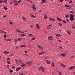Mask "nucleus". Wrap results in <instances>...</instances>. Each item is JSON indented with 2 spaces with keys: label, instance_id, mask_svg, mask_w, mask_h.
I'll return each instance as SVG.
<instances>
[{
  "label": "nucleus",
  "instance_id": "obj_15",
  "mask_svg": "<svg viewBox=\"0 0 75 75\" xmlns=\"http://www.w3.org/2000/svg\"><path fill=\"white\" fill-rule=\"evenodd\" d=\"M25 47V45H22L20 46V47L21 48L22 47Z\"/></svg>",
  "mask_w": 75,
  "mask_h": 75
},
{
  "label": "nucleus",
  "instance_id": "obj_14",
  "mask_svg": "<svg viewBox=\"0 0 75 75\" xmlns=\"http://www.w3.org/2000/svg\"><path fill=\"white\" fill-rule=\"evenodd\" d=\"M61 56H62L63 57H66V55L65 54H62L60 55Z\"/></svg>",
  "mask_w": 75,
  "mask_h": 75
},
{
  "label": "nucleus",
  "instance_id": "obj_8",
  "mask_svg": "<svg viewBox=\"0 0 75 75\" xmlns=\"http://www.w3.org/2000/svg\"><path fill=\"white\" fill-rule=\"evenodd\" d=\"M57 20H58V21H61V19L59 18H57Z\"/></svg>",
  "mask_w": 75,
  "mask_h": 75
},
{
  "label": "nucleus",
  "instance_id": "obj_51",
  "mask_svg": "<svg viewBox=\"0 0 75 75\" xmlns=\"http://www.w3.org/2000/svg\"><path fill=\"white\" fill-rule=\"evenodd\" d=\"M70 13H74V11H70Z\"/></svg>",
  "mask_w": 75,
  "mask_h": 75
},
{
  "label": "nucleus",
  "instance_id": "obj_28",
  "mask_svg": "<svg viewBox=\"0 0 75 75\" xmlns=\"http://www.w3.org/2000/svg\"><path fill=\"white\" fill-rule=\"evenodd\" d=\"M18 62H19L20 63V62H21V63H23V62H22V61H20V60H18Z\"/></svg>",
  "mask_w": 75,
  "mask_h": 75
},
{
  "label": "nucleus",
  "instance_id": "obj_10",
  "mask_svg": "<svg viewBox=\"0 0 75 75\" xmlns=\"http://www.w3.org/2000/svg\"><path fill=\"white\" fill-rule=\"evenodd\" d=\"M17 31H18V32H19V33H22V34H23V33H24V32H21V31H20L19 30H17Z\"/></svg>",
  "mask_w": 75,
  "mask_h": 75
},
{
  "label": "nucleus",
  "instance_id": "obj_57",
  "mask_svg": "<svg viewBox=\"0 0 75 75\" xmlns=\"http://www.w3.org/2000/svg\"><path fill=\"white\" fill-rule=\"evenodd\" d=\"M10 24H13V22H10Z\"/></svg>",
  "mask_w": 75,
  "mask_h": 75
},
{
  "label": "nucleus",
  "instance_id": "obj_38",
  "mask_svg": "<svg viewBox=\"0 0 75 75\" xmlns=\"http://www.w3.org/2000/svg\"><path fill=\"white\" fill-rule=\"evenodd\" d=\"M23 20H25V18L24 17H23Z\"/></svg>",
  "mask_w": 75,
  "mask_h": 75
},
{
  "label": "nucleus",
  "instance_id": "obj_21",
  "mask_svg": "<svg viewBox=\"0 0 75 75\" xmlns=\"http://www.w3.org/2000/svg\"><path fill=\"white\" fill-rule=\"evenodd\" d=\"M42 1L43 3H45V1H46V0H42Z\"/></svg>",
  "mask_w": 75,
  "mask_h": 75
},
{
  "label": "nucleus",
  "instance_id": "obj_63",
  "mask_svg": "<svg viewBox=\"0 0 75 75\" xmlns=\"http://www.w3.org/2000/svg\"><path fill=\"white\" fill-rule=\"evenodd\" d=\"M67 21H69V20H68V19H67Z\"/></svg>",
  "mask_w": 75,
  "mask_h": 75
},
{
  "label": "nucleus",
  "instance_id": "obj_49",
  "mask_svg": "<svg viewBox=\"0 0 75 75\" xmlns=\"http://www.w3.org/2000/svg\"><path fill=\"white\" fill-rule=\"evenodd\" d=\"M14 55V53H12V54H11V56H13Z\"/></svg>",
  "mask_w": 75,
  "mask_h": 75
},
{
  "label": "nucleus",
  "instance_id": "obj_9",
  "mask_svg": "<svg viewBox=\"0 0 75 75\" xmlns=\"http://www.w3.org/2000/svg\"><path fill=\"white\" fill-rule=\"evenodd\" d=\"M45 61L47 64H50L51 63V62H50L48 61V60H46Z\"/></svg>",
  "mask_w": 75,
  "mask_h": 75
},
{
  "label": "nucleus",
  "instance_id": "obj_3",
  "mask_svg": "<svg viewBox=\"0 0 75 75\" xmlns=\"http://www.w3.org/2000/svg\"><path fill=\"white\" fill-rule=\"evenodd\" d=\"M49 20L50 21H55V20L51 18H49Z\"/></svg>",
  "mask_w": 75,
  "mask_h": 75
},
{
  "label": "nucleus",
  "instance_id": "obj_43",
  "mask_svg": "<svg viewBox=\"0 0 75 75\" xmlns=\"http://www.w3.org/2000/svg\"><path fill=\"white\" fill-rule=\"evenodd\" d=\"M4 38H6V35H4Z\"/></svg>",
  "mask_w": 75,
  "mask_h": 75
},
{
  "label": "nucleus",
  "instance_id": "obj_46",
  "mask_svg": "<svg viewBox=\"0 0 75 75\" xmlns=\"http://www.w3.org/2000/svg\"><path fill=\"white\" fill-rule=\"evenodd\" d=\"M25 53H27L28 52L27 51H25Z\"/></svg>",
  "mask_w": 75,
  "mask_h": 75
},
{
  "label": "nucleus",
  "instance_id": "obj_55",
  "mask_svg": "<svg viewBox=\"0 0 75 75\" xmlns=\"http://www.w3.org/2000/svg\"><path fill=\"white\" fill-rule=\"evenodd\" d=\"M15 42H16H16H17V40H15Z\"/></svg>",
  "mask_w": 75,
  "mask_h": 75
},
{
  "label": "nucleus",
  "instance_id": "obj_30",
  "mask_svg": "<svg viewBox=\"0 0 75 75\" xmlns=\"http://www.w3.org/2000/svg\"><path fill=\"white\" fill-rule=\"evenodd\" d=\"M35 40V38H33L32 39V40H33V41H34V40Z\"/></svg>",
  "mask_w": 75,
  "mask_h": 75
},
{
  "label": "nucleus",
  "instance_id": "obj_32",
  "mask_svg": "<svg viewBox=\"0 0 75 75\" xmlns=\"http://www.w3.org/2000/svg\"><path fill=\"white\" fill-rule=\"evenodd\" d=\"M36 25L38 28H40V27L39 26V25H38V24H36Z\"/></svg>",
  "mask_w": 75,
  "mask_h": 75
},
{
  "label": "nucleus",
  "instance_id": "obj_45",
  "mask_svg": "<svg viewBox=\"0 0 75 75\" xmlns=\"http://www.w3.org/2000/svg\"><path fill=\"white\" fill-rule=\"evenodd\" d=\"M60 2H61V3H62L63 2V0H61L60 1Z\"/></svg>",
  "mask_w": 75,
  "mask_h": 75
},
{
  "label": "nucleus",
  "instance_id": "obj_56",
  "mask_svg": "<svg viewBox=\"0 0 75 75\" xmlns=\"http://www.w3.org/2000/svg\"><path fill=\"white\" fill-rule=\"evenodd\" d=\"M73 28H74V29H75V26H73Z\"/></svg>",
  "mask_w": 75,
  "mask_h": 75
},
{
  "label": "nucleus",
  "instance_id": "obj_44",
  "mask_svg": "<svg viewBox=\"0 0 75 75\" xmlns=\"http://www.w3.org/2000/svg\"><path fill=\"white\" fill-rule=\"evenodd\" d=\"M44 18L45 19H47V16H45Z\"/></svg>",
  "mask_w": 75,
  "mask_h": 75
},
{
  "label": "nucleus",
  "instance_id": "obj_59",
  "mask_svg": "<svg viewBox=\"0 0 75 75\" xmlns=\"http://www.w3.org/2000/svg\"><path fill=\"white\" fill-rule=\"evenodd\" d=\"M62 47H60V49H62Z\"/></svg>",
  "mask_w": 75,
  "mask_h": 75
},
{
  "label": "nucleus",
  "instance_id": "obj_53",
  "mask_svg": "<svg viewBox=\"0 0 75 75\" xmlns=\"http://www.w3.org/2000/svg\"><path fill=\"white\" fill-rule=\"evenodd\" d=\"M69 3H72V1L71 0L70 1Z\"/></svg>",
  "mask_w": 75,
  "mask_h": 75
},
{
  "label": "nucleus",
  "instance_id": "obj_41",
  "mask_svg": "<svg viewBox=\"0 0 75 75\" xmlns=\"http://www.w3.org/2000/svg\"><path fill=\"white\" fill-rule=\"evenodd\" d=\"M17 1H15L13 2V3H17Z\"/></svg>",
  "mask_w": 75,
  "mask_h": 75
},
{
  "label": "nucleus",
  "instance_id": "obj_39",
  "mask_svg": "<svg viewBox=\"0 0 75 75\" xmlns=\"http://www.w3.org/2000/svg\"><path fill=\"white\" fill-rule=\"evenodd\" d=\"M13 72V71L12 70H11L10 71V73H12V72Z\"/></svg>",
  "mask_w": 75,
  "mask_h": 75
},
{
  "label": "nucleus",
  "instance_id": "obj_12",
  "mask_svg": "<svg viewBox=\"0 0 75 75\" xmlns=\"http://www.w3.org/2000/svg\"><path fill=\"white\" fill-rule=\"evenodd\" d=\"M61 66H62V67H63L64 68H65V65L64 64H61Z\"/></svg>",
  "mask_w": 75,
  "mask_h": 75
},
{
  "label": "nucleus",
  "instance_id": "obj_37",
  "mask_svg": "<svg viewBox=\"0 0 75 75\" xmlns=\"http://www.w3.org/2000/svg\"><path fill=\"white\" fill-rule=\"evenodd\" d=\"M32 35H33L32 34H29L28 36H29V37H31Z\"/></svg>",
  "mask_w": 75,
  "mask_h": 75
},
{
  "label": "nucleus",
  "instance_id": "obj_36",
  "mask_svg": "<svg viewBox=\"0 0 75 75\" xmlns=\"http://www.w3.org/2000/svg\"><path fill=\"white\" fill-rule=\"evenodd\" d=\"M21 35H22V36H23V37H24L25 36V35H24V34H22Z\"/></svg>",
  "mask_w": 75,
  "mask_h": 75
},
{
  "label": "nucleus",
  "instance_id": "obj_17",
  "mask_svg": "<svg viewBox=\"0 0 75 75\" xmlns=\"http://www.w3.org/2000/svg\"><path fill=\"white\" fill-rule=\"evenodd\" d=\"M74 66H73L71 67L70 68H69V69H72L73 68H74Z\"/></svg>",
  "mask_w": 75,
  "mask_h": 75
},
{
  "label": "nucleus",
  "instance_id": "obj_25",
  "mask_svg": "<svg viewBox=\"0 0 75 75\" xmlns=\"http://www.w3.org/2000/svg\"><path fill=\"white\" fill-rule=\"evenodd\" d=\"M31 17H33V18H35V16H34L33 15H32Z\"/></svg>",
  "mask_w": 75,
  "mask_h": 75
},
{
  "label": "nucleus",
  "instance_id": "obj_33",
  "mask_svg": "<svg viewBox=\"0 0 75 75\" xmlns=\"http://www.w3.org/2000/svg\"><path fill=\"white\" fill-rule=\"evenodd\" d=\"M18 2H16V3H15L14 4V5H17L18 4Z\"/></svg>",
  "mask_w": 75,
  "mask_h": 75
},
{
  "label": "nucleus",
  "instance_id": "obj_48",
  "mask_svg": "<svg viewBox=\"0 0 75 75\" xmlns=\"http://www.w3.org/2000/svg\"><path fill=\"white\" fill-rule=\"evenodd\" d=\"M20 2H21V0L19 1H18V3H20Z\"/></svg>",
  "mask_w": 75,
  "mask_h": 75
},
{
  "label": "nucleus",
  "instance_id": "obj_62",
  "mask_svg": "<svg viewBox=\"0 0 75 75\" xmlns=\"http://www.w3.org/2000/svg\"><path fill=\"white\" fill-rule=\"evenodd\" d=\"M23 75V73H22V74H21V75Z\"/></svg>",
  "mask_w": 75,
  "mask_h": 75
},
{
  "label": "nucleus",
  "instance_id": "obj_11",
  "mask_svg": "<svg viewBox=\"0 0 75 75\" xmlns=\"http://www.w3.org/2000/svg\"><path fill=\"white\" fill-rule=\"evenodd\" d=\"M4 54H9V52L4 51Z\"/></svg>",
  "mask_w": 75,
  "mask_h": 75
},
{
  "label": "nucleus",
  "instance_id": "obj_52",
  "mask_svg": "<svg viewBox=\"0 0 75 75\" xmlns=\"http://www.w3.org/2000/svg\"><path fill=\"white\" fill-rule=\"evenodd\" d=\"M15 61L16 62H18L17 60H15Z\"/></svg>",
  "mask_w": 75,
  "mask_h": 75
},
{
  "label": "nucleus",
  "instance_id": "obj_31",
  "mask_svg": "<svg viewBox=\"0 0 75 75\" xmlns=\"http://www.w3.org/2000/svg\"><path fill=\"white\" fill-rule=\"evenodd\" d=\"M7 62L8 64H10V61H7Z\"/></svg>",
  "mask_w": 75,
  "mask_h": 75
},
{
  "label": "nucleus",
  "instance_id": "obj_58",
  "mask_svg": "<svg viewBox=\"0 0 75 75\" xmlns=\"http://www.w3.org/2000/svg\"><path fill=\"white\" fill-rule=\"evenodd\" d=\"M58 41L60 42H61V41L60 40H59Z\"/></svg>",
  "mask_w": 75,
  "mask_h": 75
},
{
  "label": "nucleus",
  "instance_id": "obj_18",
  "mask_svg": "<svg viewBox=\"0 0 75 75\" xmlns=\"http://www.w3.org/2000/svg\"><path fill=\"white\" fill-rule=\"evenodd\" d=\"M33 9H36V8L35 7V6L34 5H33Z\"/></svg>",
  "mask_w": 75,
  "mask_h": 75
},
{
  "label": "nucleus",
  "instance_id": "obj_16",
  "mask_svg": "<svg viewBox=\"0 0 75 75\" xmlns=\"http://www.w3.org/2000/svg\"><path fill=\"white\" fill-rule=\"evenodd\" d=\"M51 37H52V36H49V37L48 38V40H51Z\"/></svg>",
  "mask_w": 75,
  "mask_h": 75
},
{
  "label": "nucleus",
  "instance_id": "obj_20",
  "mask_svg": "<svg viewBox=\"0 0 75 75\" xmlns=\"http://www.w3.org/2000/svg\"><path fill=\"white\" fill-rule=\"evenodd\" d=\"M11 39H8L7 40V41H10V42H11Z\"/></svg>",
  "mask_w": 75,
  "mask_h": 75
},
{
  "label": "nucleus",
  "instance_id": "obj_22",
  "mask_svg": "<svg viewBox=\"0 0 75 75\" xmlns=\"http://www.w3.org/2000/svg\"><path fill=\"white\" fill-rule=\"evenodd\" d=\"M56 36H59V37L61 36V35H59V34H56Z\"/></svg>",
  "mask_w": 75,
  "mask_h": 75
},
{
  "label": "nucleus",
  "instance_id": "obj_50",
  "mask_svg": "<svg viewBox=\"0 0 75 75\" xmlns=\"http://www.w3.org/2000/svg\"><path fill=\"white\" fill-rule=\"evenodd\" d=\"M74 58V57L73 56H71V58Z\"/></svg>",
  "mask_w": 75,
  "mask_h": 75
},
{
  "label": "nucleus",
  "instance_id": "obj_40",
  "mask_svg": "<svg viewBox=\"0 0 75 75\" xmlns=\"http://www.w3.org/2000/svg\"><path fill=\"white\" fill-rule=\"evenodd\" d=\"M7 60H8V61H10V58H8L7 59Z\"/></svg>",
  "mask_w": 75,
  "mask_h": 75
},
{
  "label": "nucleus",
  "instance_id": "obj_1",
  "mask_svg": "<svg viewBox=\"0 0 75 75\" xmlns=\"http://www.w3.org/2000/svg\"><path fill=\"white\" fill-rule=\"evenodd\" d=\"M74 15L72 14H71L69 16L70 19L71 21L75 20V18H74Z\"/></svg>",
  "mask_w": 75,
  "mask_h": 75
},
{
  "label": "nucleus",
  "instance_id": "obj_35",
  "mask_svg": "<svg viewBox=\"0 0 75 75\" xmlns=\"http://www.w3.org/2000/svg\"><path fill=\"white\" fill-rule=\"evenodd\" d=\"M63 23H67L66 21H65L64 20H63Z\"/></svg>",
  "mask_w": 75,
  "mask_h": 75
},
{
  "label": "nucleus",
  "instance_id": "obj_5",
  "mask_svg": "<svg viewBox=\"0 0 75 75\" xmlns=\"http://www.w3.org/2000/svg\"><path fill=\"white\" fill-rule=\"evenodd\" d=\"M21 65L22 67H26V66H27L26 64L24 63H22Z\"/></svg>",
  "mask_w": 75,
  "mask_h": 75
},
{
  "label": "nucleus",
  "instance_id": "obj_7",
  "mask_svg": "<svg viewBox=\"0 0 75 75\" xmlns=\"http://www.w3.org/2000/svg\"><path fill=\"white\" fill-rule=\"evenodd\" d=\"M21 67H19L16 69V71H19V70H20L21 69Z\"/></svg>",
  "mask_w": 75,
  "mask_h": 75
},
{
  "label": "nucleus",
  "instance_id": "obj_27",
  "mask_svg": "<svg viewBox=\"0 0 75 75\" xmlns=\"http://www.w3.org/2000/svg\"><path fill=\"white\" fill-rule=\"evenodd\" d=\"M7 7H4V10H7Z\"/></svg>",
  "mask_w": 75,
  "mask_h": 75
},
{
  "label": "nucleus",
  "instance_id": "obj_26",
  "mask_svg": "<svg viewBox=\"0 0 75 75\" xmlns=\"http://www.w3.org/2000/svg\"><path fill=\"white\" fill-rule=\"evenodd\" d=\"M65 17L66 18H68V17H69V15H67L65 16Z\"/></svg>",
  "mask_w": 75,
  "mask_h": 75
},
{
  "label": "nucleus",
  "instance_id": "obj_23",
  "mask_svg": "<svg viewBox=\"0 0 75 75\" xmlns=\"http://www.w3.org/2000/svg\"><path fill=\"white\" fill-rule=\"evenodd\" d=\"M4 3H7V0H4Z\"/></svg>",
  "mask_w": 75,
  "mask_h": 75
},
{
  "label": "nucleus",
  "instance_id": "obj_29",
  "mask_svg": "<svg viewBox=\"0 0 75 75\" xmlns=\"http://www.w3.org/2000/svg\"><path fill=\"white\" fill-rule=\"evenodd\" d=\"M18 40L19 41H21V39L20 38H18Z\"/></svg>",
  "mask_w": 75,
  "mask_h": 75
},
{
  "label": "nucleus",
  "instance_id": "obj_19",
  "mask_svg": "<svg viewBox=\"0 0 75 75\" xmlns=\"http://www.w3.org/2000/svg\"><path fill=\"white\" fill-rule=\"evenodd\" d=\"M52 67H55V65H54V63L53 62L52 63Z\"/></svg>",
  "mask_w": 75,
  "mask_h": 75
},
{
  "label": "nucleus",
  "instance_id": "obj_13",
  "mask_svg": "<svg viewBox=\"0 0 75 75\" xmlns=\"http://www.w3.org/2000/svg\"><path fill=\"white\" fill-rule=\"evenodd\" d=\"M65 6L66 7H71V6L70 5H68L67 4Z\"/></svg>",
  "mask_w": 75,
  "mask_h": 75
},
{
  "label": "nucleus",
  "instance_id": "obj_34",
  "mask_svg": "<svg viewBox=\"0 0 75 75\" xmlns=\"http://www.w3.org/2000/svg\"><path fill=\"white\" fill-rule=\"evenodd\" d=\"M58 24H59V26H61L62 25V24H61V23H58Z\"/></svg>",
  "mask_w": 75,
  "mask_h": 75
},
{
  "label": "nucleus",
  "instance_id": "obj_61",
  "mask_svg": "<svg viewBox=\"0 0 75 75\" xmlns=\"http://www.w3.org/2000/svg\"><path fill=\"white\" fill-rule=\"evenodd\" d=\"M49 26H50V27H51L52 26V25H49Z\"/></svg>",
  "mask_w": 75,
  "mask_h": 75
},
{
  "label": "nucleus",
  "instance_id": "obj_4",
  "mask_svg": "<svg viewBox=\"0 0 75 75\" xmlns=\"http://www.w3.org/2000/svg\"><path fill=\"white\" fill-rule=\"evenodd\" d=\"M31 62L30 61H29L28 62H27L26 63V64L27 65H30L31 64Z\"/></svg>",
  "mask_w": 75,
  "mask_h": 75
},
{
  "label": "nucleus",
  "instance_id": "obj_64",
  "mask_svg": "<svg viewBox=\"0 0 75 75\" xmlns=\"http://www.w3.org/2000/svg\"><path fill=\"white\" fill-rule=\"evenodd\" d=\"M7 67H9V65H8L7 66Z\"/></svg>",
  "mask_w": 75,
  "mask_h": 75
},
{
  "label": "nucleus",
  "instance_id": "obj_42",
  "mask_svg": "<svg viewBox=\"0 0 75 75\" xmlns=\"http://www.w3.org/2000/svg\"><path fill=\"white\" fill-rule=\"evenodd\" d=\"M3 17H6L7 15L3 16Z\"/></svg>",
  "mask_w": 75,
  "mask_h": 75
},
{
  "label": "nucleus",
  "instance_id": "obj_47",
  "mask_svg": "<svg viewBox=\"0 0 75 75\" xmlns=\"http://www.w3.org/2000/svg\"><path fill=\"white\" fill-rule=\"evenodd\" d=\"M12 68V69H14L15 68V67L14 66H13Z\"/></svg>",
  "mask_w": 75,
  "mask_h": 75
},
{
  "label": "nucleus",
  "instance_id": "obj_54",
  "mask_svg": "<svg viewBox=\"0 0 75 75\" xmlns=\"http://www.w3.org/2000/svg\"><path fill=\"white\" fill-rule=\"evenodd\" d=\"M0 3H3V1H0Z\"/></svg>",
  "mask_w": 75,
  "mask_h": 75
},
{
  "label": "nucleus",
  "instance_id": "obj_24",
  "mask_svg": "<svg viewBox=\"0 0 75 75\" xmlns=\"http://www.w3.org/2000/svg\"><path fill=\"white\" fill-rule=\"evenodd\" d=\"M68 34L70 35H71V32L69 31H68L67 32Z\"/></svg>",
  "mask_w": 75,
  "mask_h": 75
},
{
  "label": "nucleus",
  "instance_id": "obj_60",
  "mask_svg": "<svg viewBox=\"0 0 75 75\" xmlns=\"http://www.w3.org/2000/svg\"><path fill=\"white\" fill-rule=\"evenodd\" d=\"M13 3L12 2H11L10 3V4H12Z\"/></svg>",
  "mask_w": 75,
  "mask_h": 75
},
{
  "label": "nucleus",
  "instance_id": "obj_6",
  "mask_svg": "<svg viewBox=\"0 0 75 75\" xmlns=\"http://www.w3.org/2000/svg\"><path fill=\"white\" fill-rule=\"evenodd\" d=\"M38 48H39L40 49H43V47L39 45H38Z\"/></svg>",
  "mask_w": 75,
  "mask_h": 75
},
{
  "label": "nucleus",
  "instance_id": "obj_2",
  "mask_svg": "<svg viewBox=\"0 0 75 75\" xmlns=\"http://www.w3.org/2000/svg\"><path fill=\"white\" fill-rule=\"evenodd\" d=\"M39 68L41 71H42V72H44V71H45V70H44V67H40Z\"/></svg>",
  "mask_w": 75,
  "mask_h": 75
}]
</instances>
